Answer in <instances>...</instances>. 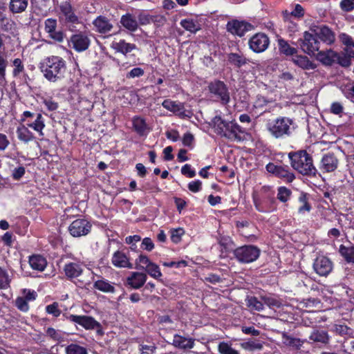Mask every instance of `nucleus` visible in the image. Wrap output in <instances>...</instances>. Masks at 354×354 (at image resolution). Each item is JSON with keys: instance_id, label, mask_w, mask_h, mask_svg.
Instances as JSON below:
<instances>
[{"instance_id": "nucleus-1", "label": "nucleus", "mask_w": 354, "mask_h": 354, "mask_svg": "<svg viewBox=\"0 0 354 354\" xmlns=\"http://www.w3.org/2000/svg\"><path fill=\"white\" fill-rule=\"evenodd\" d=\"M38 68L44 77L50 82L60 80L66 70V62L60 56L51 55L43 59Z\"/></svg>"}, {"instance_id": "nucleus-2", "label": "nucleus", "mask_w": 354, "mask_h": 354, "mask_svg": "<svg viewBox=\"0 0 354 354\" xmlns=\"http://www.w3.org/2000/svg\"><path fill=\"white\" fill-rule=\"evenodd\" d=\"M290 164L293 169L303 176H316L317 170L314 165L313 156L305 149L292 151L288 153Z\"/></svg>"}, {"instance_id": "nucleus-3", "label": "nucleus", "mask_w": 354, "mask_h": 354, "mask_svg": "<svg viewBox=\"0 0 354 354\" xmlns=\"http://www.w3.org/2000/svg\"><path fill=\"white\" fill-rule=\"evenodd\" d=\"M255 209L262 213H270L277 209L274 192L270 186H263L258 193L252 194Z\"/></svg>"}, {"instance_id": "nucleus-4", "label": "nucleus", "mask_w": 354, "mask_h": 354, "mask_svg": "<svg viewBox=\"0 0 354 354\" xmlns=\"http://www.w3.org/2000/svg\"><path fill=\"white\" fill-rule=\"evenodd\" d=\"M292 119L279 116L274 120H269L266 124V130L275 139H283L292 135Z\"/></svg>"}, {"instance_id": "nucleus-5", "label": "nucleus", "mask_w": 354, "mask_h": 354, "mask_svg": "<svg viewBox=\"0 0 354 354\" xmlns=\"http://www.w3.org/2000/svg\"><path fill=\"white\" fill-rule=\"evenodd\" d=\"M207 91L214 101L222 105H227L230 102V93L227 84L222 80H214L208 83Z\"/></svg>"}, {"instance_id": "nucleus-6", "label": "nucleus", "mask_w": 354, "mask_h": 354, "mask_svg": "<svg viewBox=\"0 0 354 354\" xmlns=\"http://www.w3.org/2000/svg\"><path fill=\"white\" fill-rule=\"evenodd\" d=\"M232 254L238 262L250 263L259 259L261 250L254 245H244L233 250Z\"/></svg>"}, {"instance_id": "nucleus-7", "label": "nucleus", "mask_w": 354, "mask_h": 354, "mask_svg": "<svg viewBox=\"0 0 354 354\" xmlns=\"http://www.w3.org/2000/svg\"><path fill=\"white\" fill-rule=\"evenodd\" d=\"M67 320L81 326L85 330H95L98 336H103L104 332L102 324L94 317L88 315H68L66 316Z\"/></svg>"}, {"instance_id": "nucleus-8", "label": "nucleus", "mask_w": 354, "mask_h": 354, "mask_svg": "<svg viewBox=\"0 0 354 354\" xmlns=\"http://www.w3.org/2000/svg\"><path fill=\"white\" fill-rule=\"evenodd\" d=\"M301 50L309 55H315L319 49V41L315 34L305 31L303 37L298 40Z\"/></svg>"}, {"instance_id": "nucleus-9", "label": "nucleus", "mask_w": 354, "mask_h": 354, "mask_svg": "<svg viewBox=\"0 0 354 354\" xmlns=\"http://www.w3.org/2000/svg\"><path fill=\"white\" fill-rule=\"evenodd\" d=\"M266 169L268 173L281 179L285 183H290L295 179V175L288 165H278L273 162H269L266 165Z\"/></svg>"}, {"instance_id": "nucleus-10", "label": "nucleus", "mask_w": 354, "mask_h": 354, "mask_svg": "<svg viewBox=\"0 0 354 354\" xmlns=\"http://www.w3.org/2000/svg\"><path fill=\"white\" fill-rule=\"evenodd\" d=\"M92 224L85 218H77L68 226V232L73 237L87 235L91 230Z\"/></svg>"}, {"instance_id": "nucleus-11", "label": "nucleus", "mask_w": 354, "mask_h": 354, "mask_svg": "<svg viewBox=\"0 0 354 354\" xmlns=\"http://www.w3.org/2000/svg\"><path fill=\"white\" fill-rule=\"evenodd\" d=\"M248 45L254 53H261L268 48L270 39L265 33L258 32L250 38Z\"/></svg>"}, {"instance_id": "nucleus-12", "label": "nucleus", "mask_w": 354, "mask_h": 354, "mask_svg": "<svg viewBox=\"0 0 354 354\" xmlns=\"http://www.w3.org/2000/svg\"><path fill=\"white\" fill-rule=\"evenodd\" d=\"M245 133V129L234 121H227L226 127H224L221 137L230 140L241 141L243 140L242 135Z\"/></svg>"}, {"instance_id": "nucleus-13", "label": "nucleus", "mask_w": 354, "mask_h": 354, "mask_svg": "<svg viewBox=\"0 0 354 354\" xmlns=\"http://www.w3.org/2000/svg\"><path fill=\"white\" fill-rule=\"evenodd\" d=\"M254 26L250 23L237 19L229 21L226 25L227 32L240 37L244 36L247 32L252 30Z\"/></svg>"}, {"instance_id": "nucleus-14", "label": "nucleus", "mask_w": 354, "mask_h": 354, "mask_svg": "<svg viewBox=\"0 0 354 354\" xmlns=\"http://www.w3.org/2000/svg\"><path fill=\"white\" fill-rule=\"evenodd\" d=\"M57 21L56 19L48 18L44 21V30L48 37L59 43L64 41L66 35L62 30H57Z\"/></svg>"}, {"instance_id": "nucleus-15", "label": "nucleus", "mask_w": 354, "mask_h": 354, "mask_svg": "<svg viewBox=\"0 0 354 354\" xmlns=\"http://www.w3.org/2000/svg\"><path fill=\"white\" fill-rule=\"evenodd\" d=\"M314 271L321 277L328 276L333 269V261L327 257H317L313 265Z\"/></svg>"}, {"instance_id": "nucleus-16", "label": "nucleus", "mask_w": 354, "mask_h": 354, "mask_svg": "<svg viewBox=\"0 0 354 354\" xmlns=\"http://www.w3.org/2000/svg\"><path fill=\"white\" fill-rule=\"evenodd\" d=\"M68 42L77 53L86 50L91 45V40L88 35L82 32L72 35Z\"/></svg>"}, {"instance_id": "nucleus-17", "label": "nucleus", "mask_w": 354, "mask_h": 354, "mask_svg": "<svg viewBox=\"0 0 354 354\" xmlns=\"http://www.w3.org/2000/svg\"><path fill=\"white\" fill-rule=\"evenodd\" d=\"M63 272L68 280L73 281L83 274V264L80 262H68L64 266Z\"/></svg>"}, {"instance_id": "nucleus-18", "label": "nucleus", "mask_w": 354, "mask_h": 354, "mask_svg": "<svg viewBox=\"0 0 354 354\" xmlns=\"http://www.w3.org/2000/svg\"><path fill=\"white\" fill-rule=\"evenodd\" d=\"M132 129L140 137H146L151 131L146 119L140 115H134L131 119Z\"/></svg>"}, {"instance_id": "nucleus-19", "label": "nucleus", "mask_w": 354, "mask_h": 354, "mask_svg": "<svg viewBox=\"0 0 354 354\" xmlns=\"http://www.w3.org/2000/svg\"><path fill=\"white\" fill-rule=\"evenodd\" d=\"M339 165V160L333 153L328 152L324 154L320 162L319 169L324 172H333L335 171Z\"/></svg>"}, {"instance_id": "nucleus-20", "label": "nucleus", "mask_w": 354, "mask_h": 354, "mask_svg": "<svg viewBox=\"0 0 354 354\" xmlns=\"http://www.w3.org/2000/svg\"><path fill=\"white\" fill-rule=\"evenodd\" d=\"M147 276L143 272H133L130 276L127 278V285L132 289H140L146 283Z\"/></svg>"}, {"instance_id": "nucleus-21", "label": "nucleus", "mask_w": 354, "mask_h": 354, "mask_svg": "<svg viewBox=\"0 0 354 354\" xmlns=\"http://www.w3.org/2000/svg\"><path fill=\"white\" fill-rule=\"evenodd\" d=\"M112 264L116 268H125L132 269L133 264L130 262L129 257L122 251L117 250L113 254Z\"/></svg>"}, {"instance_id": "nucleus-22", "label": "nucleus", "mask_w": 354, "mask_h": 354, "mask_svg": "<svg viewBox=\"0 0 354 354\" xmlns=\"http://www.w3.org/2000/svg\"><path fill=\"white\" fill-rule=\"evenodd\" d=\"M93 25L95 31L100 34H106L113 29V24L110 20L105 16H97L93 21Z\"/></svg>"}, {"instance_id": "nucleus-23", "label": "nucleus", "mask_w": 354, "mask_h": 354, "mask_svg": "<svg viewBox=\"0 0 354 354\" xmlns=\"http://www.w3.org/2000/svg\"><path fill=\"white\" fill-rule=\"evenodd\" d=\"M111 47L117 53L128 57V55L133 50L138 49L135 44L127 42L125 39H120L119 41H113Z\"/></svg>"}, {"instance_id": "nucleus-24", "label": "nucleus", "mask_w": 354, "mask_h": 354, "mask_svg": "<svg viewBox=\"0 0 354 354\" xmlns=\"http://www.w3.org/2000/svg\"><path fill=\"white\" fill-rule=\"evenodd\" d=\"M311 30L314 31L317 39L329 45L334 43L335 39V34L328 26H323L320 27L317 31L313 29H311Z\"/></svg>"}, {"instance_id": "nucleus-25", "label": "nucleus", "mask_w": 354, "mask_h": 354, "mask_svg": "<svg viewBox=\"0 0 354 354\" xmlns=\"http://www.w3.org/2000/svg\"><path fill=\"white\" fill-rule=\"evenodd\" d=\"M227 62L231 66L236 68H241L250 62V59L241 53H228Z\"/></svg>"}, {"instance_id": "nucleus-26", "label": "nucleus", "mask_w": 354, "mask_h": 354, "mask_svg": "<svg viewBox=\"0 0 354 354\" xmlns=\"http://www.w3.org/2000/svg\"><path fill=\"white\" fill-rule=\"evenodd\" d=\"M16 133L18 140L25 144L32 142L36 139L34 133L29 129V127L26 124H20L17 127Z\"/></svg>"}, {"instance_id": "nucleus-27", "label": "nucleus", "mask_w": 354, "mask_h": 354, "mask_svg": "<svg viewBox=\"0 0 354 354\" xmlns=\"http://www.w3.org/2000/svg\"><path fill=\"white\" fill-rule=\"evenodd\" d=\"M59 10L65 17L66 22L71 24H77L79 22L78 17L75 15L69 2L65 1L62 3L59 6Z\"/></svg>"}, {"instance_id": "nucleus-28", "label": "nucleus", "mask_w": 354, "mask_h": 354, "mask_svg": "<svg viewBox=\"0 0 354 354\" xmlns=\"http://www.w3.org/2000/svg\"><path fill=\"white\" fill-rule=\"evenodd\" d=\"M316 59L325 66H331L335 62L337 53L330 49L327 50L317 51Z\"/></svg>"}, {"instance_id": "nucleus-29", "label": "nucleus", "mask_w": 354, "mask_h": 354, "mask_svg": "<svg viewBox=\"0 0 354 354\" xmlns=\"http://www.w3.org/2000/svg\"><path fill=\"white\" fill-rule=\"evenodd\" d=\"M162 106L165 109L175 114H178L180 116L185 115V106L183 102L173 101L170 99H167L162 102Z\"/></svg>"}, {"instance_id": "nucleus-30", "label": "nucleus", "mask_w": 354, "mask_h": 354, "mask_svg": "<svg viewBox=\"0 0 354 354\" xmlns=\"http://www.w3.org/2000/svg\"><path fill=\"white\" fill-rule=\"evenodd\" d=\"M310 343H317L321 344H328L330 341V337L326 330L315 329L312 331L309 336Z\"/></svg>"}, {"instance_id": "nucleus-31", "label": "nucleus", "mask_w": 354, "mask_h": 354, "mask_svg": "<svg viewBox=\"0 0 354 354\" xmlns=\"http://www.w3.org/2000/svg\"><path fill=\"white\" fill-rule=\"evenodd\" d=\"M283 344L295 350L301 349L303 344L306 342V339H301L288 335L287 333L283 332L281 335Z\"/></svg>"}, {"instance_id": "nucleus-32", "label": "nucleus", "mask_w": 354, "mask_h": 354, "mask_svg": "<svg viewBox=\"0 0 354 354\" xmlns=\"http://www.w3.org/2000/svg\"><path fill=\"white\" fill-rule=\"evenodd\" d=\"M194 338H187L178 334H176L173 339V345L180 349H190L194 346Z\"/></svg>"}, {"instance_id": "nucleus-33", "label": "nucleus", "mask_w": 354, "mask_h": 354, "mask_svg": "<svg viewBox=\"0 0 354 354\" xmlns=\"http://www.w3.org/2000/svg\"><path fill=\"white\" fill-rule=\"evenodd\" d=\"M292 60L296 66L304 70L315 69L317 67V65L305 55H297L292 57Z\"/></svg>"}, {"instance_id": "nucleus-34", "label": "nucleus", "mask_w": 354, "mask_h": 354, "mask_svg": "<svg viewBox=\"0 0 354 354\" xmlns=\"http://www.w3.org/2000/svg\"><path fill=\"white\" fill-rule=\"evenodd\" d=\"M122 26L131 32H135L138 30V23L135 17L130 13L123 15L120 18Z\"/></svg>"}, {"instance_id": "nucleus-35", "label": "nucleus", "mask_w": 354, "mask_h": 354, "mask_svg": "<svg viewBox=\"0 0 354 354\" xmlns=\"http://www.w3.org/2000/svg\"><path fill=\"white\" fill-rule=\"evenodd\" d=\"M28 262L32 269L38 271H44L47 266L46 259L39 254L30 256Z\"/></svg>"}, {"instance_id": "nucleus-36", "label": "nucleus", "mask_w": 354, "mask_h": 354, "mask_svg": "<svg viewBox=\"0 0 354 354\" xmlns=\"http://www.w3.org/2000/svg\"><path fill=\"white\" fill-rule=\"evenodd\" d=\"M339 253L347 263L354 264V244L350 246L341 244Z\"/></svg>"}, {"instance_id": "nucleus-37", "label": "nucleus", "mask_w": 354, "mask_h": 354, "mask_svg": "<svg viewBox=\"0 0 354 354\" xmlns=\"http://www.w3.org/2000/svg\"><path fill=\"white\" fill-rule=\"evenodd\" d=\"M339 40L345 46L344 48L345 53H348L350 57L354 58V40L352 37L346 33H341Z\"/></svg>"}, {"instance_id": "nucleus-38", "label": "nucleus", "mask_w": 354, "mask_h": 354, "mask_svg": "<svg viewBox=\"0 0 354 354\" xmlns=\"http://www.w3.org/2000/svg\"><path fill=\"white\" fill-rule=\"evenodd\" d=\"M28 5V0H10L9 10L12 14L24 12Z\"/></svg>"}, {"instance_id": "nucleus-39", "label": "nucleus", "mask_w": 354, "mask_h": 354, "mask_svg": "<svg viewBox=\"0 0 354 354\" xmlns=\"http://www.w3.org/2000/svg\"><path fill=\"white\" fill-rule=\"evenodd\" d=\"M279 51L281 54L286 56H292L297 53V49L295 47L290 46L286 40L283 38H279L277 40Z\"/></svg>"}, {"instance_id": "nucleus-40", "label": "nucleus", "mask_w": 354, "mask_h": 354, "mask_svg": "<svg viewBox=\"0 0 354 354\" xmlns=\"http://www.w3.org/2000/svg\"><path fill=\"white\" fill-rule=\"evenodd\" d=\"M298 202L300 203L298 207V214H304L306 212H310L312 207L308 201V194L305 192H301L298 197Z\"/></svg>"}, {"instance_id": "nucleus-41", "label": "nucleus", "mask_w": 354, "mask_h": 354, "mask_svg": "<svg viewBox=\"0 0 354 354\" xmlns=\"http://www.w3.org/2000/svg\"><path fill=\"white\" fill-rule=\"evenodd\" d=\"M26 125L29 127L38 132L40 136H43V130L44 129L45 120L43 118L41 113H37L36 115V119L32 122H27Z\"/></svg>"}, {"instance_id": "nucleus-42", "label": "nucleus", "mask_w": 354, "mask_h": 354, "mask_svg": "<svg viewBox=\"0 0 354 354\" xmlns=\"http://www.w3.org/2000/svg\"><path fill=\"white\" fill-rule=\"evenodd\" d=\"M226 122L227 121L223 119L221 115H216L212 119L210 126L214 129V132L221 136L224 127H226Z\"/></svg>"}, {"instance_id": "nucleus-43", "label": "nucleus", "mask_w": 354, "mask_h": 354, "mask_svg": "<svg viewBox=\"0 0 354 354\" xmlns=\"http://www.w3.org/2000/svg\"><path fill=\"white\" fill-rule=\"evenodd\" d=\"M180 24L184 29L192 33H196L201 29L200 26L192 19H182Z\"/></svg>"}, {"instance_id": "nucleus-44", "label": "nucleus", "mask_w": 354, "mask_h": 354, "mask_svg": "<svg viewBox=\"0 0 354 354\" xmlns=\"http://www.w3.org/2000/svg\"><path fill=\"white\" fill-rule=\"evenodd\" d=\"M245 302L246 306L251 310L261 311L264 308L263 303L254 296L248 297Z\"/></svg>"}, {"instance_id": "nucleus-45", "label": "nucleus", "mask_w": 354, "mask_h": 354, "mask_svg": "<svg viewBox=\"0 0 354 354\" xmlns=\"http://www.w3.org/2000/svg\"><path fill=\"white\" fill-rule=\"evenodd\" d=\"M93 287L104 292H114L115 288L106 280H97L94 284Z\"/></svg>"}, {"instance_id": "nucleus-46", "label": "nucleus", "mask_w": 354, "mask_h": 354, "mask_svg": "<svg viewBox=\"0 0 354 354\" xmlns=\"http://www.w3.org/2000/svg\"><path fill=\"white\" fill-rule=\"evenodd\" d=\"M263 305L266 304L270 308H279L282 306V302L280 299L272 296H261Z\"/></svg>"}, {"instance_id": "nucleus-47", "label": "nucleus", "mask_w": 354, "mask_h": 354, "mask_svg": "<svg viewBox=\"0 0 354 354\" xmlns=\"http://www.w3.org/2000/svg\"><path fill=\"white\" fill-rule=\"evenodd\" d=\"M66 354H88L86 348L77 344H71L65 348Z\"/></svg>"}, {"instance_id": "nucleus-48", "label": "nucleus", "mask_w": 354, "mask_h": 354, "mask_svg": "<svg viewBox=\"0 0 354 354\" xmlns=\"http://www.w3.org/2000/svg\"><path fill=\"white\" fill-rule=\"evenodd\" d=\"M151 263L147 255L141 253L136 260V268L146 270Z\"/></svg>"}, {"instance_id": "nucleus-49", "label": "nucleus", "mask_w": 354, "mask_h": 354, "mask_svg": "<svg viewBox=\"0 0 354 354\" xmlns=\"http://www.w3.org/2000/svg\"><path fill=\"white\" fill-rule=\"evenodd\" d=\"M242 346L247 350L254 351L261 350L263 347L260 340L250 339L242 344Z\"/></svg>"}, {"instance_id": "nucleus-50", "label": "nucleus", "mask_w": 354, "mask_h": 354, "mask_svg": "<svg viewBox=\"0 0 354 354\" xmlns=\"http://www.w3.org/2000/svg\"><path fill=\"white\" fill-rule=\"evenodd\" d=\"M145 271L149 274L151 277L156 279H160L162 277V274L160 271L159 266L154 263H151L149 267L145 270Z\"/></svg>"}, {"instance_id": "nucleus-51", "label": "nucleus", "mask_w": 354, "mask_h": 354, "mask_svg": "<svg viewBox=\"0 0 354 354\" xmlns=\"http://www.w3.org/2000/svg\"><path fill=\"white\" fill-rule=\"evenodd\" d=\"M8 64L5 53L0 50V82L6 80V69Z\"/></svg>"}, {"instance_id": "nucleus-52", "label": "nucleus", "mask_w": 354, "mask_h": 354, "mask_svg": "<svg viewBox=\"0 0 354 354\" xmlns=\"http://www.w3.org/2000/svg\"><path fill=\"white\" fill-rule=\"evenodd\" d=\"M11 279L6 270L0 266V289H7L10 287Z\"/></svg>"}, {"instance_id": "nucleus-53", "label": "nucleus", "mask_w": 354, "mask_h": 354, "mask_svg": "<svg viewBox=\"0 0 354 354\" xmlns=\"http://www.w3.org/2000/svg\"><path fill=\"white\" fill-rule=\"evenodd\" d=\"M218 351L221 354H239L238 351L233 348L230 344L225 342L219 343Z\"/></svg>"}, {"instance_id": "nucleus-54", "label": "nucleus", "mask_w": 354, "mask_h": 354, "mask_svg": "<svg viewBox=\"0 0 354 354\" xmlns=\"http://www.w3.org/2000/svg\"><path fill=\"white\" fill-rule=\"evenodd\" d=\"M292 194V192L290 189L281 186L278 188V193H277V198L283 203L287 202L290 196Z\"/></svg>"}, {"instance_id": "nucleus-55", "label": "nucleus", "mask_w": 354, "mask_h": 354, "mask_svg": "<svg viewBox=\"0 0 354 354\" xmlns=\"http://www.w3.org/2000/svg\"><path fill=\"white\" fill-rule=\"evenodd\" d=\"M46 313L52 315L54 317H58L62 313V310L59 308V304L56 301L47 305L46 306Z\"/></svg>"}, {"instance_id": "nucleus-56", "label": "nucleus", "mask_w": 354, "mask_h": 354, "mask_svg": "<svg viewBox=\"0 0 354 354\" xmlns=\"http://www.w3.org/2000/svg\"><path fill=\"white\" fill-rule=\"evenodd\" d=\"M185 230L182 227H178L176 229H172L171 230V241L174 243H178L181 241L182 236L184 234Z\"/></svg>"}, {"instance_id": "nucleus-57", "label": "nucleus", "mask_w": 354, "mask_h": 354, "mask_svg": "<svg viewBox=\"0 0 354 354\" xmlns=\"http://www.w3.org/2000/svg\"><path fill=\"white\" fill-rule=\"evenodd\" d=\"M12 64L14 66V68L12 71L13 77H17L19 74L24 71V65L23 62L19 58H15L12 61Z\"/></svg>"}, {"instance_id": "nucleus-58", "label": "nucleus", "mask_w": 354, "mask_h": 354, "mask_svg": "<svg viewBox=\"0 0 354 354\" xmlns=\"http://www.w3.org/2000/svg\"><path fill=\"white\" fill-rule=\"evenodd\" d=\"M42 103L49 111H55L59 108L58 103L55 102L52 97L43 98Z\"/></svg>"}, {"instance_id": "nucleus-59", "label": "nucleus", "mask_w": 354, "mask_h": 354, "mask_svg": "<svg viewBox=\"0 0 354 354\" xmlns=\"http://www.w3.org/2000/svg\"><path fill=\"white\" fill-rule=\"evenodd\" d=\"M353 57H350L348 53L344 55H340L337 53V57L335 58V62L343 67H348L351 64V59Z\"/></svg>"}, {"instance_id": "nucleus-60", "label": "nucleus", "mask_w": 354, "mask_h": 354, "mask_svg": "<svg viewBox=\"0 0 354 354\" xmlns=\"http://www.w3.org/2000/svg\"><path fill=\"white\" fill-rule=\"evenodd\" d=\"M183 145L185 147H189L190 149H192L194 147V136L190 132H187L183 135L182 139Z\"/></svg>"}, {"instance_id": "nucleus-61", "label": "nucleus", "mask_w": 354, "mask_h": 354, "mask_svg": "<svg viewBox=\"0 0 354 354\" xmlns=\"http://www.w3.org/2000/svg\"><path fill=\"white\" fill-rule=\"evenodd\" d=\"M16 307L22 312L26 313L29 310V305L27 299L22 297H18L15 300Z\"/></svg>"}, {"instance_id": "nucleus-62", "label": "nucleus", "mask_w": 354, "mask_h": 354, "mask_svg": "<svg viewBox=\"0 0 354 354\" xmlns=\"http://www.w3.org/2000/svg\"><path fill=\"white\" fill-rule=\"evenodd\" d=\"M270 102H271V101L269 100L266 97L261 95H257L254 106L256 108H263Z\"/></svg>"}, {"instance_id": "nucleus-63", "label": "nucleus", "mask_w": 354, "mask_h": 354, "mask_svg": "<svg viewBox=\"0 0 354 354\" xmlns=\"http://www.w3.org/2000/svg\"><path fill=\"white\" fill-rule=\"evenodd\" d=\"M140 248L148 252L151 251L154 248V244L151 238L145 237L142 239Z\"/></svg>"}, {"instance_id": "nucleus-64", "label": "nucleus", "mask_w": 354, "mask_h": 354, "mask_svg": "<svg viewBox=\"0 0 354 354\" xmlns=\"http://www.w3.org/2000/svg\"><path fill=\"white\" fill-rule=\"evenodd\" d=\"M340 8L345 12H351L354 9V0H342Z\"/></svg>"}]
</instances>
